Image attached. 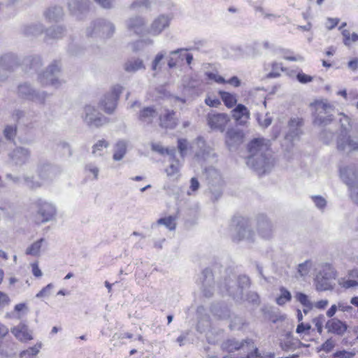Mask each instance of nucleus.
Listing matches in <instances>:
<instances>
[{
  "mask_svg": "<svg viewBox=\"0 0 358 358\" xmlns=\"http://www.w3.org/2000/svg\"><path fill=\"white\" fill-rule=\"evenodd\" d=\"M269 147V141L261 138H255L248 145L249 155L246 164L259 174L265 173L272 166L267 154Z\"/></svg>",
  "mask_w": 358,
  "mask_h": 358,
  "instance_id": "1",
  "label": "nucleus"
},
{
  "mask_svg": "<svg viewBox=\"0 0 358 358\" xmlns=\"http://www.w3.org/2000/svg\"><path fill=\"white\" fill-rule=\"evenodd\" d=\"M340 177L350 190L351 199L358 205V166L355 164H345L340 167Z\"/></svg>",
  "mask_w": 358,
  "mask_h": 358,
  "instance_id": "2",
  "label": "nucleus"
},
{
  "mask_svg": "<svg viewBox=\"0 0 358 358\" xmlns=\"http://www.w3.org/2000/svg\"><path fill=\"white\" fill-rule=\"evenodd\" d=\"M115 30L114 24L103 18L92 21L86 29V35L88 37L96 38H108L111 37Z\"/></svg>",
  "mask_w": 358,
  "mask_h": 358,
  "instance_id": "3",
  "label": "nucleus"
},
{
  "mask_svg": "<svg viewBox=\"0 0 358 358\" xmlns=\"http://www.w3.org/2000/svg\"><path fill=\"white\" fill-rule=\"evenodd\" d=\"M315 108L314 124L319 126L329 124L334 120L335 107L327 100L316 101L313 103Z\"/></svg>",
  "mask_w": 358,
  "mask_h": 358,
  "instance_id": "4",
  "label": "nucleus"
},
{
  "mask_svg": "<svg viewBox=\"0 0 358 358\" xmlns=\"http://www.w3.org/2000/svg\"><path fill=\"white\" fill-rule=\"evenodd\" d=\"M233 224L234 229L232 237L234 241H244L248 243L255 242V234L248 219L241 217H236L233 220Z\"/></svg>",
  "mask_w": 358,
  "mask_h": 358,
  "instance_id": "5",
  "label": "nucleus"
},
{
  "mask_svg": "<svg viewBox=\"0 0 358 358\" xmlns=\"http://www.w3.org/2000/svg\"><path fill=\"white\" fill-rule=\"evenodd\" d=\"M249 278L247 276H240L238 280L226 279L221 285V289H223L236 301L245 299V290L249 287Z\"/></svg>",
  "mask_w": 358,
  "mask_h": 358,
  "instance_id": "6",
  "label": "nucleus"
},
{
  "mask_svg": "<svg viewBox=\"0 0 358 358\" xmlns=\"http://www.w3.org/2000/svg\"><path fill=\"white\" fill-rule=\"evenodd\" d=\"M123 87L120 85L113 86L99 101V107L106 113L111 114L117 106V102L120 95L122 92Z\"/></svg>",
  "mask_w": 358,
  "mask_h": 358,
  "instance_id": "7",
  "label": "nucleus"
},
{
  "mask_svg": "<svg viewBox=\"0 0 358 358\" xmlns=\"http://www.w3.org/2000/svg\"><path fill=\"white\" fill-rule=\"evenodd\" d=\"M60 68L58 64L55 62L52 63L48 66L45 71L38 75V80L43 86L52 85L57 88L63 83V81L57 77Z\"/></svg>",
  "mask_w": 358,
  "mask_h": 358,
  "instance_id": "8",
  "label": "nucleus"
},
{
  "mask_svg": "<svg viewBox=\"0 0 358 358\" xmlns=\"http://www.w3.org/2000/svg\"><path fill=\"white\" fill-rule=\"evenodd\" d=\"M36 208V216L41 222H48L52 220L57 215L55 206L45 200L38 199L34 202Z\"/></svg>",
  "mask_w": 358,
  "mask_h": 358,
  "instance_id": "9",
  "label": "nucleus"
},
{
  "mask_svg": "<svg viewBox=\"0 0 358 358\" xmlns=\"http://www.w3.org/2000/svg\"><path fill=\"white\" fill-rule=\"evenodd\" d=\"M83 121L90 127H100L108 122V119L100 113L95 107L86 106L82 115Z\"/></svg>",
  "mask_w": 358,
  "mask_h": 358,
  "instance_id": "10",
  "label": "nucleus"
},
{
  "mask_svg": "<svg viewBox=\"0 0 358 358\" xmlns=\"http://www.w3.org/2000/svg\"><path fill=\"white\" fill-rule=\"evenodd\" d=\"M336 148L338 151L345 154L358 151V131L352 136L341 134L337 138Z\"/></svg>",
  "mask_w": 358,
  "mask_h": 358,
  "instance_id": "11",
  "label": "nucleus"
},
{
  "mask_svg": "<svg viewBox=\"0 0 358 358\" xmlns=\"http://www.w3.org/2000/svg\"><path fill=\"white\" fill-rule=\"evenodd\" d=\"M303 125L302 119L299 117H293L290 119L288 123L289 130L285 137V144L287 143V148L293 146L294 142L299 139L301 134V127Z\"/></svg>",
  "mask_w": 358,
  "mask_h": 358,
  "instance_id": "12",
  "label": "nucleus"
},
{
  "mask_svg": "<svg viewBox=\"0 0 358 358\" xmlns=\"http://www.w3.org/2000/svg\"><path fill=\"white\" fill-rule=\"evenodd\" d=\"M244 137L241 129L230 128L225 134V144L229 150H235L243 143Z\"/></svg>",
  "mask_w": 358,
  "mask_h": 358,
  "instance_id": "13",
  "label": "nucleus"
},
{
  "mask_svg": "<svg viewBox=\"0 0 358 358\" xmlns=\"http://www.w3.org/2000/svg\"><path fill=\"white\" fill-rule=\"evenodd\" d=\"M230 118L225 113H209L207 116L208 124L211 129L223 131Z\"/></svg>",
  "mask_w": 358,
  "mask_h": 358,
  "instance_id": "14",
  "label": "nucleus"
},
{
  "mask_svg": "<svg viewBox=\"0 0 358 358\" xmlns=\"http://www.w3.org/2000/svg\"><path fill=\"white\" fill-rule=\"evenodd\" d=\"M170 20L167 15H161L158 16L151 23L148 33L154 36L159 35L164 29L169 27Z\"/></svg>",
  "mask_w": 358,
  "mask_h": 358,
  "instance_id": "15",
  "label": "nucleus"
},
{
  "mask_svg": "<svg viewBox=\"0 0 358 358\" xmlns=\"http://www.w3.org/2000/svg\"><path fill=\"white\" fill-rule=\"evenodd\" d=\"M257 231L260 237L269 240L273 236V228L271 222L264 216L257 220Z\"/></svg>",
  "mask_w": 358,
  "mask_h": 358,
  "instance_id": "16",
  "label": "nucleus"
},
{
  "mask_svg": "<svg viewBox=\"0 0 358 358\" xmlns=\"http://www.w3.org/2000/svg\"><path fill=\"white\" fill-rule=\"evenodd\" d=\"M29 157L30 151L22 147L16 148L9 154L10 160L15 165L24 164L28 162Z\"/></svg>",
  "mask_w": 358,
  "mask_h": 358,
  "instance_id": "17",
  "label": "nucleus"
},
{
  "mask_svg": "<svg viewBox=\"0 0 358 358\" xmlns=\"http://www.w3.org/2000/svg\"><path fill=\"white\" fill-rule=\"evenodd\" d=\"M210 173L214 176V179L209 181V189L214 200L218 199L222 195V179L219 173L213 170Z\"/></svg>",
  "mask_w": 358,
  "mask_h": 358,
  "instance_id": "18",
  "label": "nucleus"
},
{
  "mask_svg": "<svg viewBox=\"0 0 358 358\" xmlns=\"http://www.w3.org/2000/svg\"><path fill=\"white\" fill-rule=\"evenodd\" d=\"M145 25V20L139 16L132 17L127 21V27L128 30L137 35H141L144 33Z\"/></svg>",
  "mask_w": 358,
  "mask_h": 358,
  "instance_id": "19",
  "label": "nucleus"
},
{
  "mask_svg": "<svg viewBox=\"0 0 358 358\" xmlns=\"http://www.w3.org/2000/svg\"><path fill=\"white\" fill-rule=\"evenodd\" d=\"M325 327L328 332L337 335H343L347 330L348 326L345 322L334 317L326 322Z\"/></svg>",
  "mask_w": 358,
  "mask_h": 358,
  "instance_id": "20",
  "label": "nucleus"
},
{
  "mask_svg": "<svg viewBox=\"0 0 358 358\" xmlns=\"http://www.w3.org/2000/svg\"><path fill=\"white\" fill-rule=\"evenodd\" d=\"M252 345V348H254V343L252 340H245L241 342L234 339L227 340L222 344L223 349L226 350L229 352H232L236 350H238L240 349H243L245 347L247 348L248 350L250 349L249 345Z\"/></svg>",
  "mask_w": 358,
  "mask_h": 358,
  "instance_id": "21",
  "label": "nucleus"
},
{
  "mask_svg": "<svg viewBox=\"0 0 358 358\" xmlns=\"http://www.w3.org/2000/svg\"><path fill=\"white\" fill-rule=\"evenodd\" d=\"M90 4V0H69L68 3L69 10L76 16L88 10Z\"/></svg>",
  "mask_w": 358,
  "mask_h": 358,
  "instance_id": "22",
  "label": "nucleus"
},
{
  "mask_svg": "<svg viewBox=\"0 0 358 358\" xmlns=\"http://www.w3.org/2000/svg\"><path fill=\"white\" fill-rule=\"evenodd\" d=\"M11 333L21 342H27L33 339L31 332L24 324H19L11 329Z\"/></svg>",
  "mask_w": 358,
  "mask_h": 358,
  "instance_id": "23",
  "label": "nucleus"
},
{
  "mask_svg": "<svg viewBox=\"0 0 358 358\" xmlns=\"http://www.w3.org/2000/svg\"><path fill=\"white\" fill-rule=\"evenodd\" d=\"M59 171V169L51 164L50 163L44 161L41 162L38 166V173L42 178H49L55 176Z\"/></svg>",
  "mask_w": 358,
  "mask_h": 358,
  "instance_id": "24",
  "label": "nucleus"
},
{
  "mask_svg": "<svg viewBox=\"0 0 358 358\" xmlns=\"http://www.w3.org/2000/svg\"><path fill=\"white\" fill-rule=\"evenodd\" d=\"M231 113L232 117L239 124H244L250 118V112L243 104H238Z\"/></svg>",
  "mask_w": 358,
  "mask_h": 358,
  "instance_id": "25",
  "label": "nucleus"
},
{
  "mask_svg": "<svg viewBox=\"0 0 358 358\" xmlns=\"http://www.w3.org/2000/svg\"><path fill=\"white\" fill-rule=\"evenodd\" d=\"M187 50H189V49L179 48L170 52V56L168 59L169 67L172 69L176 67L178 63L182 62L185 59L184 55L187 54Z\"/></svg>",
  "mask_w": 358,
  "mask_h": 358,
  "instance_id": "26",
  "label": "nucleus"
},
{
  "mask_svg": "<svg viewBox=\"0 0 358 358\" xmlns=\"http://www.w3.org/2000/svg\"><path fill=\"white\" fill-rule=\"evenodd\" d=\"M124 69L127 73H135L141 69H145L143 59L140 58H131L124 64Z\"/></svg>",
  "mask_w": 358,
  "mask_h": 358,
  "instance_id": "27",
  "label": "nucleus"
},
{
  "mask_svg": "<svg viewBox=\"0 0 358 358\" xmlns=\"http://www.w3.org/2000/svg\"><path fill=\"white\" fill-rule=\"evenodd\" d=\"M157 115L158 113L152 107H145L140 111L138 120L144 124H150Z\"/></svg>",
  "mask_w": 358,
  "mask_h": 358,
  "instance_id": "28",
  "label": "nucleus"
},
{
  "mask_svg": "<svg viewBox=\"0 0 358 358\" xmlns=\"http://www.w3.org/2000/svg\"><path fill=\"white\" fill-rule=\"evenodd\" d=\"M175 150H172L169 156V166L165 171L169 178H177L178 176L180 164L178 160L174 158Z\"/></svg>",
  "mask_w": 358,
  "mask_h": 358,
  "instance_id": "29",
  "label": "nucleus"
},
{
  "mask_svg": "<svg viewBox=\"0 0 358 358\" xmlns=\"http://www.w3.org/2000/svg\"><path fill=\"white\" fill-rule=\"evenodd\" d=\"M47 245V241L45 238H40L39 240L34 242L26 250L25 253L29 255L34 257H38L41 255V252Z\"/></svg>",
  "mask_w": 358,
  "mask_h": 358,
  "instance_id": "30",
  "label": "nucleus"
},
{
  "mask_svg": "<svg viewBox=\"0 0 358 358\" xmlns=\"http://www.w3.org/2000/svg\"><path fill=\"white\" fill-rule=\"evenodd\" d=\"M127 144L124 141H117L113 148V159L115 161L122 160L127 153Z\"/></svg>",
  "mask_w": 358,
  "mask_h": 358,
  "instance_id": "31",
  "label": "nucleus"
},
{
  "mask_svg": "<svg viewBox=\"0 0 358 358\" xmlns=\"http://www.w3.org/2000/svg\"><path fill=\"white\" fill-rule=\"evenodd\" d=\"M160 126L165 128H174L177 124V120L175 117L173 111H167L164 116H161Z\"/></svg>",
  "mask_w": 358,
  "mask_h": 358,
  "instance_id": "32",
  "label": "nucleus"
},
{
  "mask_svg": "<svg viewBox=\"0 0 358 358\" xmlns=\"http://www.w3.org/2000/svg\"><path fill=\"white\" fill-rule=\"evenodd\" d=\"M0 64L2 68L11 70L17 65V60L13 54L8 53L1 57Z\"/></svg>",
  "mask_w": 358,
  "mask_h": 358,
  "instance_id": "33",
  "label": "nucleus"
},
{
  "mask_svg": "<svg viewBox=\"0 0 358 358\" xmlns=\"http://www.w3.org/2000/svg\"><path fill=\"white\" fill-rule=\"evenodd\" d=\"M331 279H326L320 275H316L315 279V288L317 291L324 292L332 290L334 285L331 282Z\"/></svg>",
  "mask_w": 358,
  "mask_h": 358,
  "instance_id": "34",
  "label": "nucleus"
},
{
  "mask_svg": "<svg viewBox=\"0 0 358 358\" xmlns=\"http://www.w3.org/2000/svg\"><path fill=\"white\" fill-rule=\"evenodd\" d=\"M42 346L43 344L41 342L37 343L34 346L22 351L19 357L20 358H38L37 355L40 352Z\"/></svg>",
  "mask_w": 358,
  "mask_h": 358,
  "instance_id": "35",
  "label": "nucleus"
},
{
  "mask_svg": "<svg viewBox=\"0 0 358 358\" xmlns=\"http://www.w3.org/2000/svg\"><path fill=\"white\" fill-rule=\"evenodd\" d=\"M194 147H196L200 150V152L196 153V156L199 157L201 155L203 158H206V155H210L212 150L210 147L206 145V142L202 137H198L196 139L192 148Z\"/></svg>",
  "mask_w": 358,
  "mask_h": 358,
  "instance_id": "36",
  "label": "nucleus"
},
{
  "mask_svg": "<svg viewBox=\"0 0 358 358\" xmlns=\"http://www.w3.org/2000/svg\"><path fill=\"white\" fill-rule=\"evenodd\" d=\"M316 275H320L326 279H334L336 277V271L331 265L324 264Z\"/></svg>",
  "mask_w": 358,
  "mask_h": 358,
  "instance_id": "37",
  "label": "nucleus"
},
{
  "mask_svg": "<svg viewBox=\"0 0 358 358\" xmlns=\"http://www.w3.org/2000/svg\"><path fill=\"white\" fill-rule=\"evenodd\" d=\"M219 94L224 105L231 108L234 106L237 102L236 95L224 91H220Z\"/></svg>",
  "mask_w": 358,
  "mask_h": 358,
  "instance_id": "38",
  "label": "nucleus"
},
{
  "mask_svg": "<svg viewBox=\"0 0 358 358\" xmlns=\"http://www.w3.org/2000/svg\"><path fill=\"white\" fill-rule=\"evenodd\" d=\"M177 217L176 215H169L161 217L157 221V225H164L170 231L175 230L176 227Z\"/></svg>",
  "mask_w": 358,
  "mask_h": 358,
  "instance_id": "39",
  "label": "nucleus"
},
{
  "mask_svg": "<svg viewBox=\"0 0 358 358\" xmlns=\"http://www.w3.org/2000/svg\"><path fill=\"white\" fill-rule=\"evenodd\" d=\"M63 14V9L59 6L50 8L45 13L46 17L51 20H57Z\"/></svg>",
  "mask_w": 358,
  "mask_h": 358,
  "instance_id": "40",
  "label": "nucleus"
},
{
  "mask_svg": "<svg viewBox=\"0 0 358 358\" xmlns=\"http://www.w3.org/2000/svg\"><path fill=\"white\" fill-rule=\"evenodd\" d=\"M280 294L276 299V303L279 306H283L287 302L289 301L292 299L291 293L285 287H282L280 289Z\"/></svg>",
  "mask_w": 358,
  "mask_h": 358,
  "instance_id": "41",
  "label": "nucleus"
},
{
  "mask_svg": "<svg viewBox=\"0 0 358 358\" xmlns=\"http://www.w3.org/2000/svg\"><path fill=\"white\" fill-rule=\"evenodd\" d=\"M338 284L345 289L355 288L358 287V280L351 278H341L338 280Z\"/></svg>",
  "mask_w": 358,
  "mask_h": 358,
  "instance_id": "42",
  "label": "nucleus"
},
{
  "mask_svg": "<svg viewBox=\"0 0 358 358\" xmlns=\"http://www.w3.org/2000/svg\"><path fill=\"white\" fill-rule=\"evenodd\" d=\"M34 92V90H33L31 86L27 83L22 84L18 87V93L20 96L29 100H31V96Z\"/></svg>",
  "mask_w": 358,
  "mask_h": 358,
  "instance_id": "43",
  "label": "nucleus"
},
{
  "mask_svg": "<svg viewBox=\"0 0 358 358\" xmlns=\"http://www.w3.org/2000/svg\"><path fill=\"white\" fill-rule=\"evenodd\" d=\"M343 36V43L346 46H350L353 42L358 41V34L356 33L350 34L348 30H343L342 31Z\"/></svg>",
  "mask_w": 358,
  "mask_h": 358,
  "instance_id": "44",
  "label": "nucleus"
},
{
  "mask_svg": "<svg viewBox=\"0 0 358 358\" xmlns=\"http://www.w3.org/2000/svg\"><path fill=\"white\" fill-rule=\"evenodd\" d=\"M64 29L62 27H53L46 31V35L51 38H59L62 37Z\"/></svg>",
  "mask_w": 358,
  "mask_h": 358,
  "instance_id": "45",
  "label": "nucleus"
},
{
  "mask_svg": "<svg viewBox=\"0 0 358 358\" xmlns=\"http://www.w3.org/2000/svg\"><path fill=\"white\" fill-rule=\"evenodd\" d=\"M43 31V27L41 24H32L30 26H27L24 28V32L26 35L29 36H36Z\"/></svg>",
  "mask_w": 358,
  "mask_h": 358,
  "instance_id": "46",
  "label": "nucleus"
},
{
  "mask_svg": "<svg viewBox=\"0 0 358 358\" xmlns=\"http://www.w3.org/2000/svg\"><path fill=\"white\" fill-rule=\"evenodd\" d=\"M109 143L105 140L99 141L92 148V154L95 156L102 155V151L104 148H108Z\"/></svg>",
  "mask_w": 358,
  "mask_h": 358,
  "instance_id": "47",
  "label": "nucleus"
},
{
  "mask_svg": "<svg viewBox=\"0 0 358 358\" xmlns=\"http://www.w3.org/2000/svg\"><path fill=\"white\" fill-rule=\"evenodd\" d=\"M166 55L165 51H161L158 52L155 57L153 61L152 62V70L154 71H158L161 69V62L164 58Z\"/></svg>",
  "mask_w": 358,
  "mask_h": 358,
  "instance_id": "48",
  "label": "nucleus"
},
{
  "mask_svg": "<svg viewBox=\"0 0 358 358\" xmlns=\"http://www.w3.org/2000/svg\"><path fill=\"white\" fill-rule=\"evenodd\" d=\"M294 297L296 301L301 303L306 308H313V304L309 299L308 296L301 292H297Z\"/></svg>",
  "mask_w": 358,
  "mask_h": 358,
  "instance_id": "49",
  "label": "nucleus"
},
{
  "mask_svg": "<svg viewBox=\"0 0 358 358\" xmlns=\"http://www.w3.org/2000/svg\"><path fill=\"white\" fill-rule=\"evenodd\" d=\"M23 184L31 189H35L41 186V183L34 180L32 176H24L23 178Z\"/></svg>",
  "mask_w": 358,
  "mask_h": 358,
  "instance_id": "50",
  "label": "nucleus"
},
{
  "mask_svg": "<svg viewBox=\"0 0 358 358\" xmlns=\"http://www.w3.org/2000/svg\"><path fill=\"white\" fill-rule=\"evenodd\" d=\"M311 199L315 206L320 210L324 211L327 206V200L322 196L314 195L311 196Z\"/></svg>",
  "mask_w": 358,
  "mask_h": 358,
  "instance_id": "51",
  "label": "nucleus"
},
{
  "mask_svg": "<svg viewBox=\"0 0 358 358\" xmlns=\"http://www.w3.org/2000/svg\"><path fill=\"white\" fill-rule=\"evenodd\" d=\"M48 96L49 94L44 91L36 92L34 90L32 96H31V100L38 103H44Z\"/></svg>",
  "mask_w": 358,
  "mask_h": 358,
  "instance_id": "52",
  "label": "nucleus"
},
{
  "mask_svg": "<svg viewBox=\"0 0 358 358\" xmlns=\"http://www.w3.org/2000/svg\"><path fill=\"white\" fill-rule=\"evenodd\" d=\"M275 356L274 352H267L262 355L257 348H255L252 352L248 353V358H275Z\"/></svg>",
  "mask_w": 358,
  "mask_h": 358,
  "instance_id": "53",
  "label": "nucleus"
},
{
  "mask_svg": "<svg viewBox=\"0 0 358 358\" xmlns=\"http://www.w3.org/2000/svg\"><path fill=\"white\" fill-rule=\"evenodd\" d=\"M312 268V262L310 261H306L300 264L298 266V273L301 276L307 275Z\"/></svg>",
  "mask_w": 358,
  "mask_h": 358,
  "instance_id": "54",
  "label": "nucleus"
},
{
  "mask_svg": "<svg viewBox=\"0 0 358 358\" xmlns=\"http://www.w3.org/2000/svg\"><path fill=\"white\" fill-rule=\"evenodd\" d=\"M85 171L88 175L92 174L93 179L96 180L98 178L99 169L96 164L92 163L87 164L85 166Z\"/></svg>",
  "mask_w": 358,
  "mask_h": 358,
  "instance_id": "55",
  "label": "nucleus"
},
{
  "mask_svg": "<svg viewBox=\"0 0 358 358\" xmlns=\"http://www.w3.org/2000/svg\"><path fill=\"white\" fill-rule=\"evenodd\" d=\"M54 287L55 285L52 283L48 284L36 294V297L41 299L48 297L52 294Z\"/></svg>",
  "mask_w": 358,
  "mask_h": 358,
  "instance_id": "56",
  "label": "nucleus"
},
{
  "mask_svg": "<svg viewBox=\"0 0 358 358\" xmlns=\"http://www.w3.org/2000/svg\"><path fill=\"white\" fill-rule=\"evenodd\" d=\"M17 132V127L16 125H7L4 130H3V134L5 137L8 140H13Z\"/></svg>",
  "mask_w": 358,
  "mask_h": 358,
  "instance_id": "57",
  "label": "nucleus"
},
{
  "mask_svg": "<svg viewBox=\"0 0 358 358\" xmlns=\"http://www.w3.org/2000/svg\"><path fill=\"white\" fill-rule=\"evenodd\" d=\"M262 45L264 48L267 49L269 48V43L268 41H264L262 43H254L250 48L252 49V52H249L248 55L255 56L259 53V48Z\"/></svg>",
  "mask_w": 358,
  "mask_h": 358,
  "instance_id": "58",
  "label": "nucleus"
},
{
  "mask_svg": "<svg viewBox=\"0 0 358 358\" xmlns=\"http://www.w3.org/2000/svg\"><path fill=\"white\" fill-rule=\"evenodd\" d=\"M324 322V317L322 315L313 318V323L315 324L318 333L322 334L323 330V324Z\"/></svg>",
  "mask_w": 358,
  "mask_h": 358,
  "instance_id": "59",
  "label": "nucleus"
},
{
  "mask_svg": "<svg viewBox=\"0 0 358 358\" xmlns=\"http://www.w3.org/2000/svg\"><path fill=\"white\" fill-rule=\"evenodd\" d=\"M152 43H153V40L150 39V38L138 41L136 43H134L132 45V50L136 52V51H138L141 50V46L143 45H152Z\"/></svg>",
  "mask_w": 358,
  "mask_h": 358,
  "instance_id": "60",
  "label": "nucleus"
},
{
  "mask_svg": "<svg viewBox=\"0 0 358 358\" xmlns=\"http://www.w3.org/2000/svg\"><path fill=\"white\" fill-rule=\"evenodd\" d=\"M257 120L262 127H268L271 124L272 118L267 113L264 117L258 116Z\"/></svg>",
  "mask_w": 358,
  "mask_h": 358,
  "instance_id": "61",
  "label": "nucleus"
},
{
  "mask_svg": "<svg viewBox=\"0 0 358 358\" xmlns=\"http://www.w3.org/2000/svg\"><path fill=\"white\" fill-rule=\"evenodd\" d=\"M272 71L268 74V77L270 78H275L278 77L280 73L277 72V71L280 70L283 71V67L282 63L273 62L272 64Z\"/></svg>",
  "mask_w": 358,
  "mask_h": 358,
  "instance_id": "62",
  "label": "nucleus"
},
{
  "mask_svg": "<svg viewBox=\"0 0 358 358\" xmlns=\"http://www.w3.org/2000/svg\"><path fill=\"white\" fill-rule=\"evenodd\" d=\"M151 6V2L150 0H135L131 5L132 8H136L137 7H145L146 8H149Z\"/></svg>",
  "mask_w": 358,
  "mask_h": 358,
  "instance_id": "63",
  "label": "nucleus"
},
{
  "mask_svg": "<svg viewBox=\"0 0 358 358\" xmlns=\"http://www.w3.org/2000/svg\"><path fill=\"white\" fill-rule=\"evenodd\" d=\"M340 115H341L340 118L341 127L344 131H347L350 126V120L348 116L343 113H341Z\"/></svg>",
  "mask_w": 358,
  "mask_h": 358,
  "instance_id": "64",
  "label": "nucleus"
}]
</instances>
